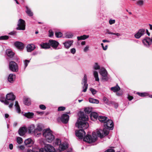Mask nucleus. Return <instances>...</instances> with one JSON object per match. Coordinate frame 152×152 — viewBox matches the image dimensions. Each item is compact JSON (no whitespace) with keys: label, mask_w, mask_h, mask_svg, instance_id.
I'll list each match as a JSON object with an SVG mask.
<instances>
[{"label":"nucleus","mask_w":152,"mask_h":152,"mask_svg":"<svg viewBox=\"0 0 152 152\" xmlns=\"http://www.w3.org/2000/svg\"><path fill=\"white\" fill-rule=\"evenodd\" d=\"M104 128L102 129H97L96 133L95 132H93L92 136L89 134H87L84 137L83 140L89 143H91L96 141L97 135L101 138L109 134V130H112L113 128V121L107 118V121L104 124Z\"/></svg>","instance_id":"1"},{"label":"nucleus","mask_w":152,"mask_h":152,"mask_svg":"<svg viewBox=\"0 0 152 152\" xmlns=\"http://www.w3.org/2000/svg\"><path fill=\"white\" fill-rule=\"evenodd\" d=\"M88 119V116L83 112L80 113L78 119L75 124L76 126L79 129V130H77L75 132V134L79 139H83V136L86 134L84 131L89 126V124L87 121Z\"/></svg>","instance_id":"2"},{"label":"nucleus","mask_w":152,"mask_h":152,"mask_svg":"<svg viewBox=\"0 0 152 152\" xmlns=\"http://www.w3.org/2000/svg\"><path fill=\"white\" fill-rule=\"evenodd\" d=\"M27 152H56L54 148L52 145H46L44 148L39 149L38 148H34L32 150H28Z\"/></svg>","instance_id":"3"},{"label":"nucleus","mask_w":152,"mask_h":152,"mask_svg":"<svg viewBox=\"0 0 152 152\" xmlns=\"http://www.w3.org/2000/svg\"><path fill=\"white\" fill-rule=\"evenodd\" d=\"M42 135L46 140L49 142H51L55 139V136L53 132L49 128L44 129L43 131Z\"/></svg>","instance_id":"4"},{"label":"nucleus","mask_w":152,"mask_h":152,"mask_svg":"<svg viewBox=\"0 0 152 152\" xmlns=\"http://www.w3.org/2000/svg\"><path fill=\"white\" fill-rule=\"evenodd\" d=\"M15 98V96L12 93H10L7 94L6 99V100L10 102V104L9 106L10 108H11L12 107Z\"/></svg>","instance_id":"5"},{"label":"nucleus","mask_w":152,"mask_h":152,"mask_svg":"<svg viewBox=\"0 0 152 152\" xmlns=\"http://www.w3.org/2000/svg\"><path fill=\"white\" fill-rule=\"evenodd\" d=\"M17 26L16 28L17 30H24L26 26L25 21L21 19H19L18 22Z\"/></svg>","instance_id":"6"},{"label":"nucleus","mask_w":152,"mask_h":152,"mask_svg":"<svg viewBox=\"0 0 152 152\" xmlns=\"http://www.w3.org/2000/svg\"><path fill=\"white\" fill-rule=\"evenodd\" d=\"M9 68L10 70L14 72H17L18 70V66L15 62L11 61L9 64Z\"/></svg>","instance_id":"7"},{"label":"nucleus","mask_w":152,"mask_h":152,"mask_svg":"<svg viewBox=\"0 0 152 152\" xmlns=\"http://www.w3.org/2000/svg\"><path fill=\"white\" fill-rule=\"evenodd\" d=\"M87 76L86 74H85L82 82V84L83 85V89L82 91L83 92H86L88 88V84H87Z\"/></svg>","instance_id":"8"},{"label":"nucleus","mask_w":152,"mask_h":152,"mask_svg":"<svg viewBox=\"0 0 152 152\" xmlns=\"http://www.w3.org/2000/svg\"><path fill=\"white\" fill-rule=\"evenodd\" d=\"M99 73L102 77V79L105 80H107V72L104 68H101L99 71Z\"/></svg>","instance_id":"9"},{"label":"nucleus","mask_w":152,"mask_h":152,"mask_svg":"<svg viewBox=\"0 0 152 152\" xmlns=\"http://www.w3.org/2000/svg\"><path fill=\"white\" fill-rule=\"evenodd\" d=\"M68 145L66 142H62V143L59 146L58 150L56 152H61L66 150L68 148Z\"/></svg>","instance_id":"10"},{"label":"nucleus","mask_w":152,"mask_h":152,"mask_svg":"<svg viewBox=\"0 0 152 152\" xmlns=\"http://www.w3.org/2000/svg\"><path fill=\"white\" fill-rule=\"evenodd\" d=\"M145 33V30L144 29H140L134 34V36L136 39H138L144 35Z\"/></svg>","instance_id":"11"},{"label":"nucleus","mask_w":152,"mask_h":152,"mask_svg":"<svg viewBox=\"0 0 152 152\" xmlns=\"http://www.w3.org/2000/svg\"><path fill=\"white\" fill-rule=\"evenodd\" d=\"M142 42L144 46L148 48L152 43L151 39L148 37H146L143 39Z\"/></svg>","instance_id":"12"},{"label":"nucleus","mask_w":152,"mask_h":152,"mask_svg":"<svg viewBox=\"0 0 152 152\" xmlns=\"http://www.w3.org/2000/svg\"><path fill=\"white\" fill-rule=\"evenodd\" d=\"M69 119V116L67 114H64L61 116V120L62 123H67Z\"/></svg>","instance_id":"13"},{"label":"nucleus","mask_w":152,"mask_h":152,"mask_svg":"<svg viewBox=\"0 0 152 152\" xmlns=\"http://www.w3.org/2000/svg\"><path fill=\"white\" fill-rule=\"evenodd\" d=\"M27 131V129L25 127H22L20 128L18 130V134L20 136H23L25 134Z\"/></svg>","instance_id":"14"},{"label":"nucleus","mask_w":152,"mask_h":152,"mask_svg":"<svg viewBox=\"0 0 152 152\" xmlns=\"http://www.w3.org/2000/svg\"><path fill=\"white\" fill-rule=\"evenodd\" d=\"M49 43L50 46L53 48L56 49L58 45V42L54 40H50L49 41Z\"/></svg>","instance_id":"15"},{"label":"nucleus","mask_w":152,"mask_h":152,"mask_svg":"<svg viewBox=\"0 0 152 152\" xmlns=\"http://www.w3.org/2000/svg\"><path fill=\"white\" fill-rule=\"evenodd\" d=\"M73 41L72 40H68L66 41L63 43V44L64 45V48L66 49H68L72 45Z\"/></svg>","instance_id":"16"},{"label":"nucleus","mask_w":152,"mask_h":152,"mask_svg":"<svg viewBox=\"0 0 152 152\" xmlns=\"http://www.w3.org/2000/svg\"><path fill=\"white\" fill-rule=\"evenodd\" d=\"M23 102L25 105L29 106L31 104V101L30 98L25 97L23 99Z\"/></svg>","instance_id":"17"},{"label":"nucleus","mask_w":152,"mask_h":152,"mask_svg":"<svg viewBox=\"0 0 152 152\" xmlns=\"http://www.w3.org/2000/svg\"><path fill=\"white\" fill-rule=\"evenodd\" d=\"M14 45L16 47L19 49H23L24 47L23 43L18 41L15 42L14 43Z\"/></svg>","instance_id":"18"},{"label":"nucleus","mask_w":152,"mask_h":152,"mask_svg":"<svg viewBox=\"0 0 152 152\" xmlns=\"http://www.w3.org/2000/svg\"><path fill=\"white\" fill-rule=\"evenodd\" d=\"M0 101L4 103L5 105H8L10 103V102L5 99V97L3 94L0 95Z\"/></svg>","instance_id":"19"},{"label":"nucleus","mask_w":152,"mask_h":152,"mask_svg":"<svg viewBox=\"0 0 152 152\" xmlns=\"http://www.w3.org/2000/svg\"><path fill=\"white\" fill-rule=\"evenodd\" d=\"M35 48V46L33 44H28L27 46V50L28 52H31Z\"/></svg>","instance_id":"20"},{"label":"nucleus","mask_w":152,"mask_h":152,"mask_svg":"<svg viewBox=\"0 0 152 152\" xmlns=\"http://www.w3.org/2000/svg\"><path fill=\"white\" fill-rule=\"evenodd\" d=\"M98 114L95 112H91L90 115V117L91 120L93 121L96 120L98 117Z\"/></svg>","instance_id":"21"},{"label":"nucleus","mask_w":152,"mask_h":152,"mask_svg":"<svg viewBox=\"0 0 152 152\" xmlns=\"http://www.w3.org/2000/svg\"><path fill=\"white\" fill-rule=\"evenodd\" d=\"M104 102L108 105L111 106L113 103V101L109 100L106 97H104L103 98Z\"/></svg>","instance_id":"22"},{"label":"nucleus","mask_w":152,"mask_h":152,"mask_svg":"<svg viewBox=\"0 0 152 152\" xmlns=\"http://www.w3.org/2000/svg\"><path fill=\"white\" fill-rule=\"evenodd\" d=\"M107 117L102 116H100L98 117V119L99 121L101 123H104V124L107 121Z\"/></svg>","instance_id":"23"},{"label":"nucleus","mask_w":152,"mask_h":152,"mask_svg":"<svg viewBox=\"0 0 152 152\" xmlns=\"http://www.w3.org/2000/svg\"><path fill=\"white\" fill-rule=\"evenodd\" d=\"M40 46L41 48L45 49H49L50 47V44L49 43H41L40 45Z\"/></svg>","instance_id":"24"},{"label":"nucleus","mask_w":152,"mask_h":152,"mask_svg":"<svg viewBox=\"0 0 152 152\" xmlns=\"http://www.w3.org/2000/svg\"><path fill=\"white\" fill-rule=\"evenodd\" d=\"M34 114L32 112H28L25 113L24 115L27 117L28 118H33Z\"/></svg>","instance_id":"25"},{"label":"nucleus","mask_w":152,"mask_h":152,"mask_svg":"<svg viewBox=\"0 0 152 152\" xmlns=\"http://www.w3.org/2000/svg\"><path fill=\"white\" fill-rule=\"evenodd\" d=\"M6 53L7 56L10 58H12L14 55V53L10 49L7 50Z\"/></svg>","instance_id":"26"},{"label":"nucleus","mask_w":152,"mask_h":152,"mask_svg":"<svg viewBox=\"0 0 152 152\" xmlns=\"http://www.w3.org/2000/svg\"><path fill=\"white\" fill-rule=\"evenodd\" d=\"M35 126L34 124L30 125L28 127V132L30 133H34L35 130Z\"/></svg>","instance_id":"27"},{"label":"nucleus","mask_w":152,"mask_h":152,"mask_svg":"<svg viewBox=\"0 0 152 152\" xmlns=\"http://www.w3.org/2000/svg\"><path fill=\"white\" fill-rule=\"evenodd\" d=\"M15 77V75L13 74H10L8 77V80L10 83H12L14 81Z\"/></svg>","instance_id":"28"},{"label":"nucleus","mask_w":152,"mask_h":152,"mask_svg":"<svg viewBox=\"0 0 152 152\" xmlns=\"http://www.w3.org/2000/svg\"><path fill=\"white\" fill-rule=\"evenodd\" d=\"M26 12L27 15L30 16H32L33 15V12L31 11V9H29L27 6H26Z\"/></svg>","instance_id":"29"},{"label":"nucleus","mask_w":152,"mask_h":152,"mask_svg":"<svg viewBox=\"0 0 152 152\" xmlns=\"http://www.w3.org/2000/svg\"><path fill=\"white\" fill-rule=\"evenodd\" d=\"M15 107L16 110L17 112L18 113H20V109L18 101H15Z\"/></svg>","instance_id":"30"},{"label":"nucleus","mask_w":152,"mask_h":152,"mask_svg":"<svg viewBox=\"0 0 152 152\" xmlns=\"http://www.w3.org/2000/svg\"><path fill=\"white\" fill-rule=\"evenodd\" d=\"M120 90V87L117 85L116 86L111 88V90L114 92H116Z\"/></svg>","instance_id":"31"},{"label":"nucleus","mask_w":152,"mask_h":152,"mask_svg":"<svg viewBox=\"0 0 152 152\" xmlns=\"http://www.w3.org/2000/svg\"><path fill=\"white\" fill-rule=\"evenodd\" d=\"M42 131H39V130H35L34 131V135L37 137H38L40 136H41L42 134Z\"/></svg>","instance_id":"32"},{"label":"nucleus","mask_w":152,"mask_h":152,"mask_svg":"<svg viewBox=\"0 0 152 152\" xmlns=\"http://www.w3.org/2000/svg\"><path fill=\"white\" fill-rule=\"evenodd\" d=\"M32 141L31 139L30 138H28L25 140L24 141V143L26 145H28V146H30V145H29L30 144H31V145L32 144Z\"/></svg>","instance_id":"33"},{"label":"nucleus","mask_w":152,"mask_h":152,"mask_svg":"<svg viewBox=\"0 0 152 152\" xmlns=\"http://www.w3.org/2000/svg\"><path fill=\"white\" fill-rule=\"evenodd\" d=\"M89 37V35H84L83 36H81L80 37H77V39L78 40H84L88 38Z\"/></svg>","instance_id":"34"},{"label":"nucleus","mask_w":152,"mask_h":152,"mask_svg":"<svg viewBox=\"0 0 152 152\" xmlns=\"http://www.w3.org/2000/svg\"><path fill=\"white\" fill-rule=\"evenodd\" d=\"M136 4L139 7H142L144 4V2L143 0H138L136 1Z\"/></svg>","instance_id":"35"},{"label":"nucleus","mask_w":152,"mask_h":152,"mask_svg":"<svg viewBox=\"0 0 152 152\" xmlns=\"http://www.w3.org/2000/svg\"><path fill=\"white\" fill-rule=\"evenodd\" d=\"M93 75L95 78V80L99 82V79L98 77V74L97 72L96 71H94Z\"/></svg>","instance_id":"36"},{"label":"nucleus","mask_w":152,"mask_h":152,"mask_svg":"<svg viewBox=\"0 0 152 152\" xmlns=\"http://www.w3.org/2000/svg\"><path fill=\"white\" fill-rule=\"evenodd\" d=\"M89 101L90 102L93 103L98 104L99 103L98 100L92 98H89Z\"/></svg>","instance_id":"37"},{"label":"nucleus","mask_w":152,"mask_h":152,"mask_svg":"<svg viewBox=\"0 0 152 152\" xmlns=\"http://www.w3.org/2000/svg\"><path fill=\"white\" fill-rule=\"evenodd\" d=\"M137 94L138 95L142 97L147 96L149 95V94L148 93L145 92L140 93L137 92Z\"/></svg>","instance_id":"38"},{"label":"nucleus","mask_w":152,"mask_h":152,"mask_svg":"<svg viewBox=\"0 0 152 152\" xmlns=\"http://www.w3.org/2000/svg\"><path fill=\"white\" fill-rule=\"evenodd\" d=\"M62 142H61V141L60 139L58 138H57L55 142V146H59L62 143Z\"/></svg>","instance_id":"39"},{"label":"nucleus","mask_w":152,"mask_h":152,"mask_svg":"<svg viewBox=\"0 0 152 152\" xmlns=\"http://www.w3.org/2000/svg\"><path fill=\"white\" fill-rule=\"evenodd\" d=\"M107 33L108 34H113V35H115L117 36L118 37L119 36H121V35L118 33H113L110 32V31L109 30H108L107 31Z\"/></svg>","instance_id":"40"},{"label":"nucleus","mask_w":152,"mask_h":152,"mask_svg":"<svg viewBox=\"0 0 152 152\" xmlns=\"http://www.w3.org/2000/svg\"><path fill=\"white\" fill-rule=\"evenodd\" d=\"M55 34L56 37L57 38L61 37L62 35V34L61 32L58 31L55 32Z\"/></svg>","instance_id":"41"},{"label":"nucleus","mask_w":152,"mask_h":152,"mask_svg":"<svg viewBox=\"0 0 152 152\" xmlns=\"http://www.w3.org/2000/svg\"><path fill=\"white\" fill-rule=\"evenodd\" d=\"M91 109L89 107L86 108L84 109L85 113L87 114L91 113Z\"/></svg>","instance_id":"42"},{"label":"nucleus","mask_w":152,"mask_h":152,"mask_svg":"<svg viewBox=\"0 0 152 152\" xmlns=\"http://www.w3.org/2000/svg\"><path fill=\"white\" fill-rule=\"evenodd\" d=\"M73 36L71 32H68L66 34V37L67 38H71Z\"/></svg>","instance_id":"43"},{"label":"nucleus","mask_w":152,"mask_h":152,"mask_svg":"<svg viewBox=\"0 0 152 152\" xmlns=\"http://www.w3.org/2000/svg\"><path fill=\"white\" fill-rule=\"evenodd\" d=\"M30 60H25L24 61V69H26V67L28 65V63L30 62Z\"/></svg>","instance_id":"44"},{"label":"nucleus","mask_w":152,"mask_h":152,"mask_svg":"<svg viewBox=\"0 0 152 152\" xmlns=\"http://www.w3.org/2000/svg\"><path fill=\"white\" fill-rule=\"evenodd\" d=\"M17 142L20 144L23 142V139L22 138L20 137H18L17 138Z\"/></svg>","instance_id":"45"},{"label":"nucleus","mask_w":152,"mask_h":152,"mask_svg":"<svg viewBox=\"0 0 152 152\" xmlns=\"http://www.w3.org/2000/svg\"><path fill=\"white\" fill-rule=\"evenodd\" d=\"M94 68L95 70L100 69H101L100 66L98 65V64L97 63H96L94 66Z\"/></svg>","instance_id":"46"},{"label":"nucleus","mask_w":152,"mask_h":152,"mask_svg":"<svg viewBox=\"0 0 152 152\" xmlns=\"http://www.w3.org/2000/svg\"><path fill=\"white\" fill-rule=\"evenodd\" d=\"M9 38V37L8 36L5 35L2 36L0 37V40H7Z\"/></svg>","instance_id":"47"},{"label":"nucleus","mask_w":152,"mask_h":152,"mask_svg":"<svg viewBox=\"0 0 152 152\" xmlns=\"http://www.w3.org/2000/svg\"><path fill=\"white\" fill-rule=\"evenodd\" d=\"M39 108L42 110H45L46 108L45 105L44 104H40L39 106Z\"/></svg>","instance_id":"48"},{"label":"nucleus","mask_w":152,"mask_h":152,"mask_svg":"<svg viewBox=\"0 0 152 152\" xmlns=\"http://www.w3.org/2000/svg\"><path fill=\"white\" fill-rule=\"evenodd\" d=\"M53 35V32L51 30H50L49 31V37H52Z\"/></svg>","instance_id":"49"},{"label":"nucleus","mask_w":152,"mask_h":152,"mask_svg":"<svg viewBox=\"0 0 152 152\" xmlns=\"http://www.w3.org/2000/svg\"><path fill=\"white\" fill-rule=\"evenodd\" d=\"M65 107H59L58 108V111H63L65 110Z\"/></svg>","instance_id":"50"},{"label":"nucleus","mask_w":152,"mask_h":152,"mask_svg":"<svg viewBox=\"0 0 152 152\" xmlns=\"http://www.w3.org/2000/svg\"><path fill=\"white\" fill-rule=\"evenodd\" d=\"M118 103L113 102V103L111 106H114V107L116 109L118 108Z\"/></svg>","instance_id":"51"},{"label":"nucleus","mask_w":152,"mask_h":152,"mask_svg":"<svg viewBox=\"0 0 152 152\" xmlns=\"http://www.w3.org/2000/svg\"><path fill=\"white\" fill-rule=\"evenodd\" d=\"M70 53L72 54H75L76 52V50L75 48H73L70 49Z\"/></svg>","instance_id":"52"},{"label":"nucleus","mask_w":152,"mask_h":152,"mask_svg":"<svg viewBox=\"0 0 152 152\" xmlns=\"http://www.w3.org/2000/svg\"><path fill=\"white\" fill-rule=\"evenodd\" d=\"M35 112L38 115H42L44 114V112L43 111H36Z\"/></svg>","instance_id":"53"},{"label":"nucleus","mask_w":152,"mask_h":152,"mask_svg":"<svg viewBox=\"0 0 152 152\" xmlns=\"http://www.w3.org/2000/svg\"><path fill=\"white\" fill-rule=\"evenodd\" d=\"M90 90L93 95L95 94L97 92V91L96 90L92 88H91Z\"/></svg>","instance_id":"54"},{"label":"nucleus","mask_w":152,"mask_h":152,"mask_svg":"<svg viewBox=\"0 0 152 152\" xmlns=\"http://www.w3.org/2000/svg\"><path fill=\"white\" fill-rule=\"evenodd\" d=\"M42 127L39 125H38L37 128L35 129V130H37V131L39 130L42 131Z\"/></svg>","instance_id":"55"},{"label":"nucleus","mask_w":152,"mask_h":152,"mask_svg":"<svg viewBox=\"0 0 152 152\" xmlns=\"http://www.w3.org/2000/svg\"><path fill=\"white\" fill-rule=\"evenodd\" d=\"M104 152H115V150L113 149H109L106 150Z\"/></svg>","instance_id":"56"},{"label":"nucleus","mask_w":152,"mask_h":152,"mask_svg":"<svg viewBox=\"0 0 152 152\" xmlns=\"http://www.w3.org/2000/svg\"><path fill=\"white\" fill-rule=\"evenodd\" d=\"M89 47L88 46H86L84 49L83 51L84 52H86L89 50Z\"/></svg>","instance_id":"57"},{"label":"nucleus","mask_w":152,"mask_h":152,"mask_svg":"<svg viewBox=\"0 0 152 152\" xmlns=\"http://www.w3.org/2000/svg\"><path fill=\"white\" fill-rule=\"evenodd\" d=\"M115 21L114 20H109V23L111 25L115 23Z\"/></svg>","instance_id":"58"},{"label":"nucleus","mask_w":152,"mask_h":152,"mask_svg":"<svg viewBox=\"0 0 152 152\" xmlns=\"http://www.w3.org/2000/svg\"><path fill=\"white\" fill-rule=\"evenodd\" d=\"M18 148L21 150H23L25 148L24 146L23 145H21L20 146H18Z\"/></svg>","instance_id":"59"},{"label":"nucleus","mask_w":152,"mask_h":152,"mask_svg":"<svg viewBox=\"0 0 152 152\" xmlns=\"http://www.w3.org/2000/svg\"><path fill=\"white\" fill-rule=\"evenodd\" d=\"M127 98L129 100L131 101L133 99V97L132 96L128 95L127 97Z\"/></svg>","instance_id":"60"},{"label":"nucleus","mask_w":152,"mask_h":152,"mask_svg":"<svg viewBox=\"0 0 152 152\" xmlns=\"http://www.w3.org/2000/svg\"><path fill=\"white\" fill-rule=\"evenodd\" d=\"M16 31H13L9 33V34L11 35H16Z\"/></svg>","instance_id":"61"},{"label":"nucleus","mask_w":152,"mask_h":152,"mask_svg":"<svg viewBox=\"0 0 152 152\" xmlns=\"http://www.w3.org/2000/svg\"><path fill=\"white\" fill-rule=\"evenodd\" d=\"M9 148L10 150H12L13 148V145L12 144H9Z\"/></svg>","instance_id":"62"},{"label":"nucleus","mask_w":152,"mask_h":152,"mask_svg":"<svg viewBox=\"0 0 152 152\" xmlns=\"http://www.w3.org/2000/svg\"><path fill=\"white\" fill-rule=\"evenodd\" d=\"M64 152H72V149L71 148H69L67 150L65 151Z\"/></svg>","instance_id":"63"},{"label":"nucleus","mask_w":152,"mask_h":152,"mask_svg":"<svg viewBox=\"0 0 152 152\" xmlns=\"http://www.w3.org/2000/svg\"><path fill=\"white\" fill-rule=\"evenodd\" d=\"M107 45H106L105 46V47H103V50H107Z\"/></svg>","instance_id":"64"}]
</instances>
